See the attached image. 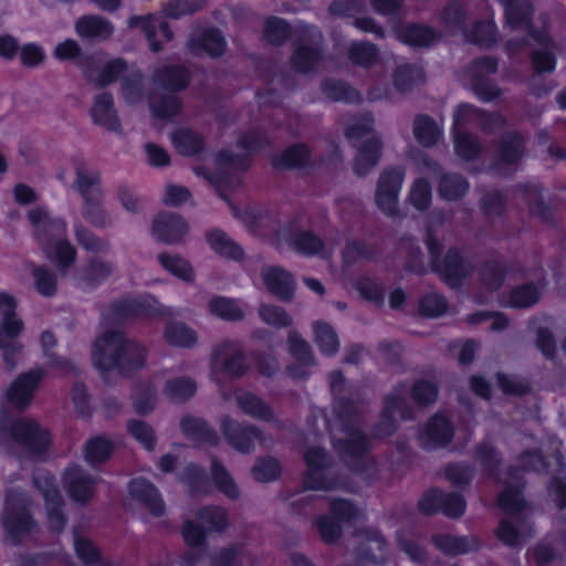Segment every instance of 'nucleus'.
<instances>
[{
    "mask_svg": "<svg viewBox=\"0 0 566 566\" xmlns=\"http://www.w3.org/2000/svg\"><path fill=\"white\" fill-rule=\"evenodd\" d=\"M345 387L343 375L338 371L332 373L331 389L334 396V407L332 418L324 419V423L327 424L334 447L344 461L353 465L355 470H360L355 461L365 460L369 441L357 427L356 407L342 395Z\"/></svg>",
    "mask_w": 566,
    "mask_h": 566,
    "instance_id": "obj_1",
    "label": "nucleus"
},
{
    "mask_svg": "<svg viewBox=\"0 0 566 566\" xmlns=\"http://www.w3.org/2000/svg\"><path fill=\"white\" fill-rule=\"evenodd\" d=\"M148 350L138 340L127 337L118 329H105L94 340L91 358L103 375L118 373L128 375L146 366Z\"/></svg>",
    "mask_w": 566,
    "mask_h": 566,
    "instance_id": "obj_2",
    "label": "nucleus"
},
{
    "mask_svg": "<svg viewBox=\"0 0 566 566\" xmlns=\"http://www.w3.org/2000/svg\"><path fill=\"white\" fill-rule=\"evenodd\" d=\"M34 235L46 256L60 268H66L74 262L76 251L66 240L67 223L60 217L50 216L43 207H36L28 212Z\"/></svg>",
    "mask_w": 566,
    "mask_h": 566,
    "instance_id": "obj_3",
    "label": "nucleus"
},
{
    "mask_svg": "<svg viewBox=\"0 0 566 566\" xmlns=\"http://www.w3.org/2000/svg\"><path fill=\"white\" fill-rule=\"evenodd\" d=\"M504 6L507 24L514 29H526L536 48L532 54V64L536 72H553L556 66L555 45L545 31V21L541 25L528 23L532 6L530 0H499Z\"/></svg>",
    "mask_w": 566,
    "mask_h": 566,
    "instance_id": "obj_4",
    "label": "nucleus"
},
{
    "mask_svg": "<svg viewBox=\"0 0 566 566\" xmlns=\"http://www.w3.org/2000/svg\"><path fill=\"white\" fill-rule=\"evenodd\" d=\"M499 497V505L505 514L512 515L514 521L502 518L495 531L496 537L507 546H520L531 535V526L514 515L524 507V500L521 494L522 481L515 476V472L509 473V480Z\"/></svg>",
    "mask_w": 566,
    "mask_h": 566,
    "instance_id": "obj_5",
    "label": "nucleus"
},
{
    "mask_svg": "<svg viewBox=\"0 0 566 566\" xmlns=\"http://www.w3.org/2000/svg\"><path fill=\"white\" fill-rule=\"evenodd\" d=\"M18 301L7 292H0V350L4 364L13 369L23 352V344L17 338L24 331V322L19 316Z\"/></svg>",
    "mask_w": 566,
    "mask_h": 566,
    "instance_id": "obj_6",
    "label": "nucleus"
},
{
    "mask_svg": "<svg viewBox=\"0 0 566 566\" xmlns=\"http://www.w3.org/2000/svg\"><path fill=\"white\" fill-rule=\"evenodd\" d=\"M264 144L265 139L258 132L250 130L238 139L239 153L233 154L230 150H223L216 155L217 174H206L205 168H196L195 172L198 176H205L221 190L222 185L227 182L228 172L244 169L248 166L250 154L260 149Z\"/></svg>",
    "mask_w": 566,
    "mask_h": 566,
    "instance_id": "obj_7",
    "label": "nucleus"
},
{
    "mask_svg": "<svg viewBox=\"0 0 566 566\" xmlns=\"http://www.w3.org/2000/svg\"><path fill=\"white\" fill-rule=\"evenodd\" d=\"M210 377L221 385L224 380L243 375L247 361L240 343L223 339L216 344L210 354Z\"/></svg>",
    "mask_w": 566,
    "mask_h": 566,
    "instance_id": "obj_8",
    "label": "nucleus"
},
{
    "mask_svg": "<svg viewBox=\"0 0 566 566\" xmlns=\"http://www.w3.org/2000/svg\"><path fill=\"white\" fill-rule=\"evenodd\" d=\"M406 171L402 167H389L378 177L374 201L378 210L387 217L399 214V195L405 181Z\"/></svg>",
    "mask_w": 566,
    "mask_h": 566,
    "instance_id": "obj_9",
    "label": "nucleus"
},
{
    "mask_svg": "<svg viewBox=\"0 0 566 566\" xmlns=\"http://www.w3.org/2000/svg\"><path fill=\"white\" fill-rule=\"evenodd\" d=\"M303 457L306 464L304 473L306 489L327 491L336 488V481L329 476L332 460L324 448L317 444H308Z\"/></svg>",
    "mask_w": 566,
    "mask_h": 566,
    "instance_id": "obj_10",
    "label": "nucleus"
},
{
    "mask_svg": "<svg viewBox=\"0 0 566 566\" xmlns=\"http://www.w3.org/2000/svg\"><path fill=\"white\" fill-rule=\"evenodd\" d=\"M428 250L431 256L432 269L452 287L458 286L470 270L469 262L463 260L457 250H449L443 259H440L442 247L438 240L428 239Z\"/></svg>",
    "mask_w": 566,
    "mask_h": 566,
    "instance_id": "obj_11",
    "label": "nucleus"
},
{
    "mask_svg": "<svg viewBox=\"0 0 566 566\" xmlns=\"http://www.w3.org/2000/svg\"><path fill=\"white\" fill-rule=\"evenodd\" d=\"M297 28L302 31L304 39L292 56V64L297 71L307 73L313 71L322 59V35L315 27L304 22H300Z\"/></svg>",
    "mask_w": 566,
    "mask_h": 566,
    "instance_id": "obj_12",
    "label": "nucleus"
},
{
    "mask_svg": "<svg viewBox=\"0 0 566 566\" xmlns=\"http://www.w3.org/2000/svg\"><path fill=\"white\" fill-rule=\"evenodd\" d=\"M4 526L12 541L15 542L20 541L34 527L24 494L7 496Z\"/></svg>",
    "mask_w": 566,
    "mask_h": 566,
    "instance_id": "obj_13",
    "label": "nucleus"
},
{
    "mask_svg": "<svg viewBox=\"0 0 566 566\" xmlns=\"http://www.w3.org/2000/svg\"><path fill=\"white\" fill-rule=\"evenodd\" d=\"M356 509L346 500L336 499L331 503V513L317 518V528L323 541L335 542L342 533V524L353 518Z\"/></svg>",
    "mask_w": 566,
    "mask_h": 566,
    "instance_id": "obj_14",
    "label": "nucleus"
},
{
    "mask_svg": "<svg viewBox=\"0 0 566 566\" xmlns=\"http://www.w3.org/2000/svg\"><path fill=\"white\" fill-rule=\"evenodd\" d=\"M34 484L43 494L50 527L60 532L65 525L62 496L53 484V478L46 472H39L34 476Z\"/></svg>",
    "mask_w": 566,
    "mask_h": 566,
    "instance_id": "obj_15",
    "label": "nucleus"
},
{
    "mask_svg": "<svg viewBox=\"0 0 566 566\" xmlns=\"http://www.w3.org/2000/svg\"><path fill=\"white\" fill-rule=\"evenodd\" d=\"M496 69V60L492 57H483L474 61L467 71V75L470 78V84L474 93L484 102L492 101L500 94L499 88L488 82V76L495 73Z\"/></svg>",
    "mask_w": 566,
    "mask_h": 566,
    "instance_id": "obj_16",
    "label": "nucleus"
},
{
    "mask_svg": "<svg viewBox=\"0 0 566 566\" xmlns=\"http://www.w3.org/2000/svg\"><path fill=\"white\" fill-rule=\"evenodd\" d=\"M188 223L179 214L174 212L158 213L153 221L151 232L154 237L165 244H178L188 234Z\"/></svg>",
    "mask_w": 566,
    "mask_h": 566,
    "instance_id": "obj_17",
    "label": "nucleus"
},
{
    "mask_svg": "<svg viewBox=\"0 0 566 566\" xmlns=\"http://www.w3.org/2000/svg\"><path fill=\"white\" fill-rule=\"evenodd\" d=\"M272 240L279 248L286 244L292 250L304 255H328L324 250L321 239L308 231L292 232L290 229L283 228L277 231Z\"/></svg>",
    "mask_w": 566,
    "mask_h": 566,
    "instance_id": "obj_18",
    "label": "nucleus"
},
{
    "mask_svg": "<svg viewBox=\"0 0 566 566\" xmlns=\"http://www.w3.org/2000/svg\"><path fill=\"white\" fill-rule=\"evenodd\" d=\"M220 427L228 442L239 452L249 453L256 443L263 441L262 433L256 427H242L230 417H223Z\"/></svg>",
    "mask_w": 566,
    "mask_h": 566,
    "instance_id": "obj_19",
    "label": "nucleus"
},
{
    "mask_svg": "<svg viewBox=\"0 0 566 566\" xmlns=\"http://www.w3.org/2000/svg\"><path fill=\"white\" fill-rule=\"evenodd\" d=\"M419 507L426 514H432L440 510L449 517H458L464 513L465 502L459 494H446L432 490L423 494L419 501Z\"/></svg>",
    "mask_w": 566,
    "mask_h": 566,
    "instance_id": "obj_20",
    "label": "nucleus"
},
{
    "mask_svg": "<svg viewBox=\"0 0 566 566\" xmlns=\"http://www.w3.org/2000/svg\"><path fill=\"white\" fill-rule=\"evenodd\" d=\"M114 318L126 319L130 316H143L150 314L174 315L171 308L160 305L153 295L128 298L116 303L113 307Z\"/></svg>",
    "mask_w": 566,
    "mask_h": 566,
    "instance_id": "obj_21",
    "label": "nucleus"
},
{
    "mask_svg": "<svg viewBox=\"0 0 566 566\" xmlns=\"http://www.w3.org/2000/svg\"><path fill=\"white\" fill-rule=\"evenodd\" d=\"M358 566H380L386 560V544L377 531L367 530L358 534Z\"/></svg>",
    "mask_w": 566,
    "mask_h": 566,
    "instance_id": "obj_22",
    "label": "nucleus"
},
{
    "mask_svg": "<svg viewBox=\"0 0 566 566\" xmlns=\"http://www.w3.org/2000/svg\"><path fill=\"white\" fill-rule=\"evenodd\" d=\"M82 69L85 77L99 86L113 83L128 71L127 64L122 59H114L107 63L99 64L96 59L90 57L82 63Z\"/></svg>",
    "mask_w": 566,
    "mask_h": 566,
    "instance_id": "obj_23",
    "label": "nucleus"
},
{
    "mask_svg": "<svg viewBox=\"0 0 566 566\" xmlns=\"http://www.w3.org/2000/svg\"><path fill=\"white\" fill-rule=\"evenodd\" d=\"M82 69L85 77L99 86L113 83L128 71L127 64L122 59H114L107 63L99 64L96 59L90 57L82 63Z\"/></svg>",
    "mask_w": 566,
    "mask_h": 566,
    "instance_id": "obj_24",
    "label": "nucleus"
},
{
    "mask_svg": "<svg viewBox=\"0 0 566 566\" xmlns=\"http://www.w3.org/2000/svg\"><path fill=\"white\" fill-rule=\"evenodd\" d=\"M43 375L41 368L21 374L7 391L9 401L17 408H25L31 402Z\"/></svg>",
    "mask_w": 566,
    "mask_h": 566,
    "instance_id": "obj_25",
    "label": "nucleus"
},
{
    "mask_svg": "<svg viewBox=\"0 0 566 566\" xmlns=\"http://www.w3.org/2000/svg\"><path fill=\"white\" fill-rule=\"evenodd\" d=\"M12 430L17 441L32 454H40L49 447V432L34 421L19 420Z\"/></svg>",
    "mask_w": 566,
    "mask_h": 566,
    "instance_id": "obj_26",
    "label": "nucleus"
},
{
    "mask_svg": "<svg viewBox=\"0 0 566 566\" xmlns=\"http://www.w3.org/2000/svg\"><path fill=\"white\" fill-rule=\"evenodd\" d=\"M453 436V430L448 420L436 415L420 429L418 440L426 449H438L447 446Z\"/></svg>",
    "mask_w": 566,
    "mask_h": 566,
    "instance_id": "obj_27",
    "label": "nucleus"
},
{
    "mask_svg": "<svg viewBox=\"0 0 566 566\" xmlns=\"http://www.w3.org/2000/svg\"><path fill=\"white\" fill-rule=\"evenodd\" d=\"M504 122L501 115H486L470 104H460L453 113V129L455 130H462L467 125H480L492 130L503 126Z\"/></svg>",
    "mask_w": 566,
    "mask_h": 566,
    "instance_id": "obj_28",
    "label": "nucleus"
},
{
    "mask_svg": "<svg viewBox=\"0 0 566 566\" xmlns=\"http://www.w3.org/2000/svg\"><path fill=\"white\" fill-rule=\"evenodd\" d=\"M287 344L291 355L296 360L295 364H292L287 367V375L295 379L307 376L308 368L315 364L314 356L308 343L304 340L296 332H290Z\"/></svg>",
    "mask_w": 566,
    "mask_h": 566,
    "instance_id": "obj_29",
    "label": "nucleus"
},
{
    "mask_svg": "<svg viewBox=\"0 0 566 566\" xmlns=\"http://www.w3.org/2000/svg\"><path fill=\"white\" fill-rule=\"evenodd\" d=\"M226 46V40L217 29L196 30L187 42L188 50L196 55L207 53L210 56H220Z\"/></svg>",
    "mask_w": 566,
    "mask_h": 566,
    "instance_id": "obj_30",
    "label": "nucleus"
},
{
    "mask_svg": "<svg viewBox=\"0 0 566 566\" xmlns=\"http://www.w3.org/2000/svg\"><path fill=\"white\" fill-rule=\"evenodd\" d=\"M127 23L128 28L140 29L144 32L150 51L155 53L163 49L160 42L156 40L157 29L161 32L166 41L172 40V31L169 29L168 24L155 14L134 15L128 19Z\"/></svg>",
    "mask_w": 566,
    "mask_h": 566,
    "instance_id": "obj_31",
    "label": "nucleus"
},
{
    "mask_svg": "<svg viewBox=\"0 0 566 566\" xmlns=\"http://www.w3.org/2000/svg\"><path fill=\"white\" fill-rule=\"evenodd\" d=\"M262 281L266 290L282 301L292 298L295 289L293 276L280 266H264Z\"/></svg>",
    "mask_w": 566,
    "mask_h": 566,
    "instance_id": "obj_32",
    "label": "nucleus"
},
{
    "mask_svg": "<svg viewBox=\"0 0 566 566\" xmlns=\"http://www.w3.org/2000/svg\"><path fill=\"white\" fill-rule=\"evenodd\" d=\"M363 10L359 1H335L329 6V13L340 18H352L353 24L360 31L382 36L381 27L376 25L375 21L368 17H358Z\"/></svg>",
    "mask_w": 566,
    "mask_h": 566,
    "instance_id": "obj_33",
    "label": "nucleus"
},
{
    "mask_svg": "<svg viewBox=\"0 0 566 566\" xmlns=\"http://www.w3.org/2000/svg\"><path fill=\"white\" fill-rule=\"evenodd\" d=\"M128 493L132 500L147 509L153 515L159 516L165 511L158 490L148 481L138 478L130 481Z\"/></svg>",
    "mask_w": 566,
    "mask_h": 566,
    "instance_id": "obj_34",
    "label": "nucleus"
},
{
    "mask_svg": "<svg viewBox=\"0 0 566 566\" xmlns=\"http://www.w3.org/2000/svg\"><path fill=\"white\" fill-rule=\"evenodd\" d=\"M63 480L72 500L84 503L93 496L95 480L77 465L70 467Z\"/></svg>",
    "mask_w": 566,
    "mask_h": 566,
    "instance_id": "obj_35",
    "label": "nucleus"
},
{
    "mask_svg": "<svg viewBox=\"0 0 566 566\" xmlns=\"http://www.w3.org/2000/svg\"><path fill=\"white\" fill-rule=\"evenodd\" d=\"M410 415L407 410L406 399L400 391H395L385 400L381 422L376 429L377 436H389L395 430V422L398 418L407 419Z\"/></svg>",
    "mask_w": 566,
    "mask_h": 566,
    "instance_id": "obj_36",
    "label": "nucleus"
},
{
    "mask_svg": "<svg viewBox=\"0 0 566 566\" xmlns=\"http://www.w3.org/2000/svg\"><path fill=\"white\" fill-rule=\"evenodd\" d=\"M91 116L94 123L108 130L118 132L120 129V122L109 93L103 92L95 96Z\"/></svg>",
    "mask_w": 566,
    "mask_h": 566,
    "instance_id": "obj_37",
    "label": "nucleus"
},
{
    "mask_svg": "<svg viewBox=\"0 0 566 566\" xmlns=\"http://www.w3.org/2000/svg\"><path fill=\"white\" fill-rule=\"evenodd\" d=\"M164 342L172 347L189 349L197 345L198 333L184 322H168L161 333Z\"/></svg>",
    "mask_w": 566,
    "mask_h": 566,
    "instance_id": "obj_38",
    "label": "nucleus"
},
{
    "mask_svg": "<svg viewBox=\"0 0 566 566\" xmlns=\"http://www.w3.org/2000/svg\"><path fill=\"white\" fill-rule=\"evenodd\" d=\"M105 193H95L93 197L82 200L81 214L92 227L105 229L111 227L113 221L111 213L104 207Z\"/></svg>",
    "mask_w": 566,
    "mask_h": 566,
    "instance_id": "obj_39",
    "label": "nucleus"
},
{
    "mask_svg": "<svg viewBox=\"0 0 566 566\" xmlns=\"http://www.w3.org/2000/svg\"><path fill=\"white\" fill-rule=\"evenodd\" d=\"M237 556V549L227 547L217 555L209 554L206 549H196L185 555L180 566H228Z\"/></svg>",
    "mask_w": 566,
    "mask_h": 566,
    "instance_id": "obj_40",
    "label": "nucleus"
},
{
    "mask_svg": "<svg viewBox=\"0 0 566 566\" xmlns=\"http://www.w3.org/2000/svg\"><path fill=\"white\" fill-rule=\"evenodd\" d=\"M73 189L81 196L82 200L93 197L95 193H104L101 187V174L83 163H77L75 165Z\"/></svg>",
    "mask_w": 566,
    "mask_h": 566,
    "instance_id": "obj_41",
    "label": "nucleus"
},
{
    "mask_svg": "<svg viewBox=\"0 0 566 566\" xmlns=\"http://www.w3.org/2000/svg\"><path fill=\"white\" fill-rule=\"evenodd\" d=\"M76 33L84 39L107 40L114 32L113 24L98 15H85L75 23Z\"/></svg>",
    "mask_w": 566,
    "mask_h": 566,
    "instance_id": "obj_42",
    "label": "nucleus"
},
{
    "mask_svg": "<svg viewBox=\"0 0 566 566\" xmlns=\"http://www.w3.org/2000/svg\"><path fill=\"white\" fill-rule=\"evenodd\" d=\"M206 240L210 249L222 258L240 260L243 256L242 248L220 229L207 231Z\"/></svg>",
    "mask_w": 566,
    "mask_h": 566,
    "instance_id": "obj_43",
    "label": "nucleus"
},
{
    "mask_svg": "<svg viewBox=\"0 0 566 566\" xmlns=\"http://www.w3.org/2000/svg\"><path fill=\"white\" fill-rule=\"evenodd\" d=\"M381 156V142L371 136L359 148L355 159L354 170L358 175H366L378 163Z\"/></svg>",
    "mask_w": 566,
    "mask_h": 566,
    "instance_id": "obj_44",
    "label": "nucleus"
},
{
    "mask_svg": "<svg viewBox=\"0 0 566 566\" xmlns=\"http://www.w3.org/2000/svg\"><path fill=\"white\" fill-rule=\"evenodd\" d=\"M433 541L436 546L446 554H465L480 547V542L474 536L439 534L434 536Z\"/></svg>",
    "mask_w": 566,
    "mask_h": 566,
    "instance_id": "obj_45",
    "label": "nucleus"
},
{
    "mask_svg": "<svg viewBox=\"0 0 566 566\" xmlns=\"http://www.w3.org/2000/svg\"><path fill=\"white\" fill-rule=\"evenodd\" d=\"M235 400L238 407L248 416L264 421L273 419V413L270 407L252 392L239 390L235 392Z\"/></svg>",
    "mask_w": 566,
    "mask_h": 566,
    "instance_id": "obj_46",
    "label": "nucleus"
},
{
    "mask_svg": "<svg viewBox=\"0 0 566 566\" xmlns=\"http://www.w3.org/2000/svg\"><path fill=\"white\" fill-rule=\"evenodd\" d=\"M144 76L140 71L133 70L122 82V98L128 106H137L146 101Z\"/></svg>",
    "mask_w": 566,
    "mask_h": 566,
    "instance_id": "obj_47",
    "label": "nucleus"
},
{
    "mask_svg": "<svg viewBox=\"0 0 566 566\" xmlns=\"http://www.w3.org/2000/svg\"><path fill=\"white\" fill-rule=\"evenodd\" d=\"M180 428L186 437L195 441L217 444L219 440L218 434L212 431L203 420L196 417H184L180 421Z\"/></svg>",
    "mask_w": 566,
    "mask_h": 566,
    "instance_id": "obj_48",
    "label": "nucleus"
},
{
    "mask_svg": "<svg viewBox=\"0 0 566 566\" xmlns=\"http://www.w3.org/2000/svg\"><path fill=\"white\" fill-rule=\"evenodd\" d=\"M171 143L175 149L184 156H193L203 148L201 136L187 127L176 129L171 135Z\"/></svg>",
    "mask_w": 566,
    "mask_h": 566,
    "instance_id": "obj_49",
    "label": "nucleus"
},
{
    "mask_svg": "<svg viewBox=\"0 0 566 566\" xmlns=\"http://www.w3.org/2000/svg\"><path fill=\"white\" fill-rule=\"evenodd\" d=\"M159 264L171 275L184 281L193 282L195 271L191 264L178 254L160 253L157 256Z\"/></svg>",
    "mask_w": 566,
    "mask_h": 566,
    "instance_id": "obj_50",
    "label": "nucleus"
},
{
    "mask_svg": "<svg viewBox=\"0 0 566 566\" xmlns=\"http://www.w3.org/2000/svg\"><path fill=\"white\" fill-rule=\"evenodd\" d=\"M208 310L210 314L224 321H240L244 317V310L240 303L224 296L210 298Z\"/></svg>",
    "mask_w": 566,
    "mask_h": 566,
    "instance_id": "obj_51",
    "label": "nucleus"
},
{
    "mask_svg": "<svg viewBox=\"0 0 566 566\" xmlns=\"http://www.w3.org/2000/svg\"><path fill=\"white\" fill-rule=\"evenodd\" d=\"M541 297L539 289L534 284H525L514 289L507 296L501 298V304L514 308H525L534 305Z\"/></svg>",
    "mask_w": 566,
    "mask_h": 566,
    "instance_id": "obj_52",
    "label": "nucleus"
},
{
    "mask_svg": "<svg viewBox=\"0 0 566 566\" xmlns=\"http://www.w3.org/2000/svg\"><path fill=\"white\" fill-rule=\"evenodd\" d=\"M314 342L322 354L326 356L334 355L339 348V340L334 328L324 322L313 324Z\"/></svg>",
    "mask_w": 566,
    "mask_h": 566,
    "instance_id": "obj_53",
    "label": "nucleus"
},
{
    "mask_svg": "<svg viewBox=\"0 0 566 566\" xmlns=\"http://www.w3.org/2000/svg\"><path fill=\"white\" fill-rule=\"evenodd\" d=\"M413 135L419 144L429 147L442 136L441 127L428 116H418L413 122Z\"/></svg>",
    "mask_w": 566,
    "mask_h": 566,
    "instance_id": "obj_54",
    "label": "nucleus"
},
{
    "mask_svg": "<svg viewBox=\"0 0 566 566\" xmlns=\"http://www.w3.org/2000/svg\"><path fill=\"white\" fill-rule=\"evenodd\" d=\"M188 73L182 67H163L154 73V84L169 90H181L188 83Z\"/></svg>",
    "mask_w": 566,
    "mask_h": 566,
    "instance_id": "obj_55",
    "label": "nucleus"
},
{
    "mask_svg": "<svg viewBox=\"0 0 566 566\" xmlns=\"http://www.w3.org/2000/svg\"><path fill=\"white\" fill-rule=\"evenodd\" d=\"M399 41L411 46H427L436 39L434 31L426 25L412 24L398 31Z\"/></svg>",
    "mask_w": 566,
    "mask_h": 566,
    "instance_id": "obj_56",
    "label": "nucleus"
},
{
    "mask_svg": "<svg viewBox=\"0 0 566 566\" xmlns=\"http://www.w3.org/2000/svg\"><path fill=\"white\" fill-rule=\"evenodd\" d=\"M196 382L189 377H176L166 381L164 395L172 401H184L195 395Z\"/></svg>",
    "mask_w": 566,
    "mask_h": 566,
    "instance_id": "obj_57",
    "label": "nucleus"
},
{
    "mask_svg": "<svg viewBox=\"0 0 566 566\" xmlns=\"http://www.w3.org/2000/svg\"><path fill=\"white\" fill-rule=\"evenodd\" d=\"M523 155V140L518 134L509 133L502 138L500 147V161L496 169L501 170L502 164L512 165L516 163Z\"/></svg>",
    "mask_w": 566,
    "mask_h": 566,
    "instance_id": "obj_58",
    "label": "nucleus"
},
{
    "mask_svg": "<svg viewBox=\"0 0 566 566\" xmlns=\"http://www.w3.org/2000/svg\"><path fill=\"white\" fill-rule=\"evenodd\" d=\"M423 70L417 65L402 64L394 75V85L400 92H406L423 81Z\"/></svg>",
    "mask_w": 566,
    "mask_h": 566,
    "instance_id": "obj_59",
    "label": "nucleus"
},
{
    "mask_svg": "<svg viewBox=\"0 0 566 566\" xmlns=\"http://www.w3.org/2000/svg\"><path fill=\"white\" fill-rule=\"evenodd\" d=\"M261 321L275 328H285L292 324L291 315L281 306L262 303L258 308Z\"/></svg>",
    "mask_w": 566,
    "mask_h": 566,
    "instance_id": "obj_60",
    "label": "nucleus"
},
{
    "mask_svg": "<svg viewBox=\"0 0 566 566\" xmlns=\"http://www.w3.org/2000/svg\"><path fill=\"white\" fill-rule=\"evenodd\" d=\"M378 57L376 45L368 42H353L348 48V59L355 65L370 67Z\"/></svg>",
    "mask_w": 566,
    "mask_h": 566,
    "instance_id": "obj_61",
    "label": "nucleus"
},
{
    "mask_svg": "<svg viewBox=\"0 0 566 566\" xmlns=\"http://www.w3.org/2000/svg\"><path fill=\"white\" fill-rule=\"evenodd\" d=\"M453 143L455 154L464 160H471L480 153L476 138L467 132L453 129Z\"/></svg>",
    "mask_w": 566,
    "mask_h": 566,
    "instance_id": "obj_62",
    "label": "nucleus"
},
{
    "mask_svg": "<svg viewBox=\"0 0 566 566\" xmlns=\"http://www.w3.org/2000/svg\"><path fill=\"white\" fill-rule=\"evenodd\" d=\"M323 92L329 99L337 102H358L360 101V94L346 83L340 81H326L323 84Z\"/></svg>",
    "mask_w": 566,
    "mask_h": 566,
    "instance_id": "obj_63",
    "label": "nucleus"
},
{
    "mask_svg": "<svg viewBox=\"0 0 566 566\" xmlns=\"http://www.w3.org/2000/svg\"><path fill=\"white\" fill-rule=\"evenodd\" d=\"M113 444L103 437H96L88 440L84 448L85 460L91 463L105 461L112 453Z\"/></svg>",
    "mask_w": 566,
    "mask_h": 566,
    "instance_id": "obj_64",
    "label": "nucleus"
}]
</instances>
